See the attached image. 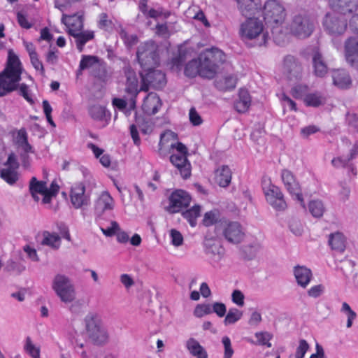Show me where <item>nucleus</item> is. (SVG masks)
Returning <instances> with one entry per match:
<instances>
[{
  "mask_svg": "<svg viewBox=\"0 0 358 358\" xmlns=\"http://www.w3.org/2000/svg\"><path fill=\"white\" fill-rule=\"evenodd\" d=\"M22 67L18 57L12 50H8L7 66L0 73V96L6 95L17 88L21 80Z\"/></svg>",
  "mask_w": 358,
  "mask_h": 358,
  "instance_id": "f257e3e1",
  "label": "nucleus"
},
{
  "mask_svg": "<svg viewBox=\"0 0 358 358\" xmlns=\"http://www.w3.org/2000/svg\"><path fill=\"white\" fill-rule=\"evenodd\" d=\"M61 21L66 26L68 34L75 38L79 52H82L85 44L94 37L93 31L83 30V13L78 12L73 15H66L63 13Z\"/></svg>",
  "mask_w": 358,
  "mask_h": 358,
  "instance_id": "f03ea898",
  "label": "nucleus"
},
{
  "mask_svg": "<svg viewBox=\"0 0 358 358\" xmlns=\"http://www.w3.org/2000/svg\"><path fill=\"white\" fill-rule=\"evenodd\" d=\"M201 77L213 79L226 62L224 52L217 48H207L199 55Z\"/></svg>",
  "mask_w": 358,
  "mask_h": 358,
  "instance_id": "7ed1b4c3",
  "label": "nucleus"
},
{
  "mask_svg": "<svg viewBox=\"0 0 358 358\" xmlns=\"http://www.w3.org/2000/svg\"><path fill=\"white\" fill-rule=\"evenodd\" d=\"M85 334L96 345H103L108 342L109 334L101 315L95 312L88 313L83 320Z\"/></svg>",
  "mask_w": 358,
  "mask_h": 358,
  "instance_id": "20e7f679",
  "label": "nucleus"
},
{
  "mask_svg": "<svg viewBox=\"0 0 358 358\" xmlns=\"http://www.w3.org/2000/svg\"><path fill=\"white\" fill-rule=\"evenodd\" d=\"M266 24L272 28V34L275 43L280 44L282 40L276 36L278 26L285 20L286 12L284 6L277 0L266 1L263 10Z\"/></svg>",
  "mask_w": 358,
  "mask_h": 358,
  "instance_id": "39448f33",
  "label": "nucleus"
},
{
  "mask_svg": "<svg viewBox=\"0 0 358 358\" xmlns=\"http://www.w3.org/2000/svg\"><path fill=\"white\" fill-rule=\"evenodd\" d=\"M51 287L63 303H72L76 298L75 285L72 279L64 274L55 275L52 279Z\"/></svg>",
  "mask_w": 358,
  "mask_h": 358,
  "instance_id": "423d86ee",
  "label": "nucleus"
},
{
  "mask_svg": "<svg viewBox=\"0 0 358 358\" xmlns=\"http://www.w3.org/2000/svg\"><path fill=\"white\" fill-rule=\"evenodd\" d=\"M213 231L217 236H222L226 241L232 244L240 243L245 237L243 227L235 221L221 220L215 223Z\"/></svg>",
  "mask_w": 358,
  "mask_h": 358,
  "instance_id": "0eeeda50",
  "label": "nucleus"
},
{
  "mask_svg": "<svg viewBox=\"0 0 358 358\" xmlns=\"http://www.w3.org/2000/svg\"><path fill=\"white\" fill-rule=\"evenodd\" d=\"M158 46L152 41L140 44L138 47L136 56L142 70H150L157 66L159 62Z\"/></svg>",
  "mask_w": 358,
  "mask_h": 358,
  "instance_id": "6e6552de",
  "label": "nucleus"
},
{
  "mask_svg": "<svg viewBox=\"0 0 358 358\" xmlns=\"http://www.w3.org/2000/svg\"><path fill=\"white\" fill-rule=\"evenodd\" d=\"M247 20L241 25L240 34L244 39H259L257 43L262 45L266 43L268 34L264 32V26L261 20L255 17H247Z\"/></svg>",
  "mask_w": 358,
  "mask_h": 358,
  "instance_id": "1a4fd4ad",
  "label": "nucleus"
},
{
  "mask_svg": "<svg viewBox=\"0 0 358 358\" xmlns=\"http://www.w3.org/2000/svg\"><path fill=\"white\" fill-rule=\"evenodd\" d=\"M348 19L345 15L336 12L326 13L322 20L324 30L331 36H339L345 34L348 28Z\"/></svg>",
  "mask_w": 358,
  "mask_h": 358,
  "instance_id": "9d476101",
  "label": "nucleus"
},
{
  "mask_svg": "<svg viewBox=\"0 0 358 358\" xmlns=\"http://www.w3.org/2000/svg\"><path fill=\"white\" fill-rule=\"evenodd\" d=\"M314 28V20L307 13L295 15L289 24L291 34L299 38H306L310 36Z\"/></svg>",
  "mask_w": 358,
  "mask_h": 358,
  "instance_id": "9b49d317",
  "label": "nucleus"
},
{
  "mask_svg": "<svg viewBox=\"0 0 358 358\" xmlns=\"http://www.w3.org/2000/svg\"><path fill=\"white\" fill-rule=\"evenodd\" d=\"M142 85L141 90L148 92L150 87L156 90L164 87L166 84L165 74L160 70L152 68L150 70L143 69L141 73Z\"/></svg>",
  "mask_w": 358,
  "mask_h": 358,
  "instance_id": "f8f14e48",
  "label": "nucleus"
},
{
  "mask_svg": "<svg viewBox=\"0 0 358 358\" xmlns=\"http://www.w3.org/2000/svg\"><path fill=\"white\" fill-rule=\"evenodd\" d=\"M124 73L126 77L125 92L131 96L129 101V108L126 110V114L129 115L131 110L136 108V97L141 90L138 88V80L136 72L129 65L124 66Z\"/></svg>",
  "mask_w": 358,
  "mask_h": 358,
  "instance_id": "ddd939ff",
  "label": "nucleus"
},
{
  "mask_svg": "<svg viewBox=\"0 0 358 358\" xmlns=\"http://www.w3.org/2000/svg\"><path fill=\"white\" fill-rule=\"evenodd\" d=\"M281 179L287 191L305 208L302 189L294 174L287 169H283L281 172Z\"/></svg>",
  "mask_w": 358,
  "mask_h": 358,
  "instance_id": "4468645a",
  "label": "nucleus"
},
{
  "mask_svg": "<svg viewBox=\"0 0 358 358\" xmlns=\"http://www.w3.org/2000/svg\"><path fill=\"white\" fill-rule=\"evenodd\" d=\"M90 196L91 191L87 190L82 182L76 183L71 187V202L76 209L87 207L91 203Z\"/></svg>",
  "mask_w": 358,
  "mask_h": 358,
  "instance_id": "2eb2a0df",
  "label": "nucleus"
},
{
  "mask_svg": "<svg viewBox=\"0 0 358 358\" xmlns=\"http://www.w3.org/2000/svg\"><path fill=\"white\" fill-rule=\"evenodd\" d=\"M266 201L275 210L283 211L287 207V203L284 194L280 187L269 184L267 187L263 188Z\"/></svg>",
  "mask_w": 358,
  "mask_h": 358,
  "instance_id": "dca6fc26",
  "label": "nucleus"
},
{
  "mask_svg": "<svg viewBox=\"0 0 358 358\" xmlns=\"http://www.w3.org/2000/svg\"><path fill=\"white\" fill-rule=\"evenodd\" d=\"M282 71L287 79L297 80L302 76L303 68L297 58L288 55L283 59Z\"/></svg>",
  "mask_w": 358,
  "mask_h": 358,
  "instance_id": "f3484780",
  "label": "nucleus"
},
{
  "mask_svg": "<svg viewBox=\"0 0 358 358\" xmlns=\"http://www.w3.org/2000/svg\"><path fill=\"white\" fill-rule=\"evenodd\" d=\"M191 199V196L186 191L175 190L169 196V211L172 213L179 212L182 208L189 205Z\"/></svg>",
  "mask_w": 358,
  "mask_h": 358,
  "instance_id": "a211bd4d",
  "label": "nucleus"
},
{
  "mask_svg": "<svg viewBox=\"0 0 358 358\" xmlns=\"http://www.w3.org/2000/svg\"><path fill=\"white\" fill-rule=\"evenodd\" d=\"M115 206V201L108 192H103L94 203V214L96 220L101 222L103 215L108 211H112Z\"/></svg>",
  "mask_w": 358,
  "mask_h": 358,
  "instance_id": "6ab92c4d",
  "label": "nucleus"
},
{
  "mask_svg": "<svg viewBox=\"0 0 358 358\" xmlns=\"http://www.w3.org/2000/svg\"><path fill=\"white\" fill-rule=\"evenodd\" d=\"M345 58L347 63L358 70V37L348 38L344 43Z\"/></svg>",
  "mask_w": 358,
  "mask_h": 358,
  "instance_id": "aec40b11",
  "label": "nucleus"
},
{
  "mask_svg": "<svg viewBox=\"0 0 358 358\" xmlns=\"http://www.w3.org/2000/svg\"><path fill=\"white\" fill-rule=\"evenodd\" d=\"M241 14L247 17H255L262 8L260 0H237Z\"/></svg>",
  "mask_w": 358,
  "mask_h": 358,
  "instance_id": "412c9836",
  "label": "nucleus"
},
{
  "mask_svg": "<svg viewBox=\"0 0 358 358\" xmlns=\"http://www.w3.org/2000/svg\"><path fill=\"white\" fill-rule=\"evenodd\" d=\"M170 161L178 169L183 178L186 179L190 176L191 164L185 155L173 154L170 157Z\"/></svg>",
  "mask_w": 358,
  "mask_h": 358,
  "instance_id": "4be33fe9",
  "label": "nucleus"
},
{
  "mask_svg": "<svg viewBox=\"0 0 358 358\" xmlns=\"http://www.w3.org/2000/svg\"><path fill=\"white\" fill-rule=\"evenodd\" d=\"M162 106L159 97L156 93H149L144 99L142 109L145 113L152 115L157 113Z\"/></svg>",
  "mask_w": 358,
  "mask_h": 358,
  "instance_id": "5701e85b",
  "label": "nucleus"
},
{
  "mask_svg": "<svg viewBox=\"0 0 358 358\" xmlns=\"http://www.w3.org/2000/svg\"><path fill=\"white\" fill-rule=\"evenodd\" d=\"M328 4L334 12L343 15L352 13L355 6V0H329Z\"/></svg>",
  "mask_w": 358,
  "mask_h": 358,
  "instance_id": "b1692460",
  "label": "nucleus"
},
{
  "mask_svg": "<svg viewBox=\"0 0 358 358\" xmlns=\"http://www.w3.org/2000/svg\"><path fill=\"white\" fill-rule=\"evenodd\" d=\"M214 234H213L209 229L203 242L206 252L213 255H220L222 250L220 242L217 240L219 236L216 233Z\"/></svg>",
  "mask_w": 358,
  "mask_h": 358,
  "instance_id": "393cba45",
  "label": "nucleus"
},
{
  "mask_svg": "<svg viewBox=\"0 0 358 358\" xmlns=\"http://www.w3.org/2000/svg\"><path fill=\"white\" fill-rule=\"evenodd\" d=\"M294 274L297 284L305 288L312 278L311 270L303 266H296L294 268Z\"/></svg>",
  "mask_w": 358,
  "mask_h": 358,
  "instance_id": "a878e982",
  "label": "nucleus"
},
{
  "mask_svg": "<svg viewBox=\"0 0 358 358\" xmlns=\"http://www.w3.org/2000/svg\"><path fill=\"white\" fill-rule=\"evenodd\" d=\"M312 61L315 74L318 77H323L327 73L328 67L319 50L314 51Z\"/></svg>",
  "mask_w": 358,
  "mask_h": 358,
  "instance_id": "bb28decb",
  "label": "nucleus"
},
{
  "mask_svg": "<svg viewBox=\"0 0 358 358\" xmlns=\"http://www.w3.org/2000/svg\"><path fill=\"white\" fill-rule=\"evenodd\" d=\"M251 98L249 92L245 89H241L238 92V98L234 102V108L237 112L245 113L250 106Z\"/></svg>",
  "mask_w": 358,
  "mask_h": 358,
  "instance_id": "cd10ccee",
  "label": "nucleus"
},
{
  "mask_svg": "<svg viewBox=\"0 0 358 358\" xmlns=\"http://www.w3.org/2000/svg\"><path fill=\"white\" fill-rule=\"evenodd\" d=\"M186 348L189 354L195 358H208L206 349L196 339L191 338L186 342Z\"/></svg>",
  "mask_w": 358,
  "mask_h": 358,
  "instance_id": "c85d7f7f",
  "label": "nucleus"
},
{
  "mask_svg": "<svg viewBox=\"0 0 358 358\" xmlns=\"http://www.w3.org/2000/svg\"><path fill=\"white\" fill-rule=\"evenodd\" d=\"M29 190L33 199L38 201L39 200L37 194H45L48 190L47 183L45 181H39L36 177H32L29 181Z\"/></svg>",
  "mask_w": 358,
  "mask_h": 358,
  "instance_id": "c756f323",
  "label": "nucleus"
},
{
  "mask_svg": "<svg viewBox=\"0 0 358 358\" xmlns=\"http://www.w3.org/2000/svg\"><path fill=\"white\" fill-rule=\"evenodd\" d=\"M15 142L25 153H34V150L28 142V135L24 128L17 131Z\"/></svg>",
  "mask_w": 358,
  "mask_h": 358,
  "instance_id": "7c9ffc66",
  "label": "nucleus"
},
{
  "mask_svg": "<svg viewBox=\"0 0 358 358\" xmlns=\"http://www.w3.org/2000/svg\"><path fill=\"white\" fill-rule=\"evenodd\" d=\"M333 82L339 88H348L351 85L352 80L348 73L345 70H337L333 73Z\"/></svg>",
  "mask_w": 358,
  "mask_h": 358,
  "instance_id": "2f4dec72",
  "label": "nucleus"
},
{
  "mask_svg": "<svg viewBox=\"0 0 358 358\" xmlns=\"http://www.w3.org/2000/svg\"><path fill=\"white\" fill-rule=\"evenodd\" d=\"M88 113L90 117L96 121L107 122L110 116L105 106L98 104L90 106Z\"/></svg>",
  "mask_w": 358,
  "mask_h": 358,
  "instance_id": "473e14b6",
  "label": "nucleus"
},
{
  "mask_svg": "<svg viewBox=\"0 0 358 358\" xmlns=\"http://www.w3.org/2000/svg\"><path fill=\"white\" fill-rule=\"evenodd\" d=\"M231 171L228 166H222L215 171V180L220 187H227L231 182Z\"/></svg>",
  "mask_w": 358,
  "mask_h": 358,
  "instance_id": "72a5a7b5",
  "label": "nucleus"
},
{
  "mask_svg": "<svg viewBox=\"0 0 358 358\" xmlns=\"http://www.w3.org/2000/svg\"><path fill=\"white\" fill-rule=\"evenodd\" d=\"M329 245L332 250L342 252L345 248V239L343 234L336 232L329 235Z\"/></svg>",
  "mask_w": 358,
  "mask_h": 358,
  "instance_id": "f704fd0d",
  "label": "nucleus"
},
{
  "mask_svg": "<svg viewBox=\"0 0 358 358\" xmlns=\"http://www.w3.org/2000/svg\"><path fill=\"white\" fill-rule=\"evenodd\" d=\"M41 245H47L53 250H57L61 245V236L56 233H50L48 231L43 232Z\"/></svg>",
  "mask_w": 358,
  "mask_h": 358,
  "instance_id": "c9c22d12",
  "label": "nucleus"
},
{
  "mask_svg": "<svg viewBox=\"0 0 358 358\" xmlns=\"http://www.w3.org/2000/svg\"><path fill=\"white\" fill-rule=\"evenodd\" d=\"M303 101L307 106L318 107L325 103L326 99L321 93L315 92L306 94Z\"/></svg>",
  "mask_w": 358,
  "mask_h": 358,
  "instance_id": "e433bc0d",
  "label": "nucleus"
},
{
  "mask_svg": "<svg viewBox=\"0 0 358 358\" xmlns=\"http://www.w3.org/2000/svg\"><path fill=\"white\" fill-rule=\"evenodd\" d=\"M236 78L234 76H227L215 81L216 87L222 91L231 90L235 88Z\"/></svg>",
  "mask_w": 358,
  "mask_h": 358,
  "instance_id": "4c0bfd02",
  "label": "nucleus"
},
{
  "mask_svg": "<svg viewBox=\"0 0 358 358\" xmlns=\"http://www.w3.org/2000/svg\"><path fill=\"white\" fill-rule=\"evenodd\" d=\"M17 169L5 167L0 170V177L8 184L14 185L19 179Z\"/></svg>",
  "mask_w": 358,
  "mask_h": 358,
  "instance_id": "58836bf2",
  "label": "nucleus"
},
{
  "mask_svg": "<svg viewBox=\"0 0 358 358\" xmlns=\"http://www.w3.org/2000/svg\"><path fill=\"white\" fill-rule=\"evenodd\" d=\"M185 74L187 77L194 78L196 76H201L200 62L199 57L192 59L185 66Z\"/></svg>",
  "mask_w": 358,
  "mask_h": 358,
  "instance_id": "ea45409f",
  "label": "nucleus"
},
{
  "mask_svg": "<svg viewBox=\"0 0 358 358\" xmlns=\"http://www.w3.org/2000/svg\"><path fill=\"white\" fill-rule=\"evenodd\" d=\"M200 213L201 206L195 205L192 208L182 212V215L192 227H195L196 224V219L200 216Z\"/></svg>",
  "mask_w": 358,
  "mask_h": 358,
  "instance_id": "a19ab883",
  "label": "nucleus"
},
{
  "mask_svg": "<svg viewBox=\"0 0 358 358\" xmlns=\"http://www.w3.org/2000/svg\"><path fill=\"white\" fill-rule=\"evenodd\" d=\"M309 211L315 217H321L325 210L323 203L320 200H313L308 205Z\"/></svg>",
  "mask_w": 358,
  "mask_h": 358,
  "instance_id": "79ce46f5",
  "label": "nucleus"
},
{
  "mask_svg": "<svg viewBox=\"0 0 358 358\" xmlns=\"http://www.w3.org/2000/svg\"><path fill=\"white\" fill-rule=\"evenodd\" d=\"M99 60L96 56L83 55L80 62L79 70L83 71L86 69H91L92 70Z\"/></svg>",
  "mask_w": 358,
  "mask_h": 358,
  "instance_id": "37998d69",
  "label": "nucleus"
},
{
  "mask_svg": "<svg viewBox=\"0 0 358 358\" xmlns=\"http://www.w3.org/2000/svg\"><path fill=\"white\" fill-rule=\"evenodd\" d=\"M24 350L32 358H38L41 357L40 348L36 346L30 337H27L24 345Z\"/></svg>",
  "mask_w": 358,
  "mask_h": 358,
  "instance_id": "c03bdc74",
  "label": "nucleus"
},
{
  "mask_svg": "<svg viewBox=\"0 0 358 358\" xmlns=\"http://www.w3.org/2000/svg\"><path fill=\"white\" fill-rule=\"evenodd\" d=\"M91 73L93 76L101 80H105L108 77L106 64L99 60L93 69L91 70Z\"/></svg>",
  "mask_w": 358,
  "mask_h": 358,
  "instance_id": "a18cd8bd",
  "label": "nucleus"
},
{
  "mask_svg": "<svg viewBox=\"0 0 358 358\" xmlns=\"http://www.w3.org/2000/svg\"><path fill=\"white\" fill-rule=\"evenodd\" d=\"M242 315V312L237 308L229 309L224 320V324H234L241 318Z\"/></svg>",
  "mask_w": 358,
  "mask_h": 358,
  "instance_id": "49530a36",
  "label": "nucleus"
},
{
  "mask_svg": "<svg viewBox=\"0 0 358 358\" xmlns=\"http://www.w3.org/2000/svg\"><path fill=\"white\" fill-rule=\"evenodd\" d=\"M25 266L20 263L16 262L13 259H9L7 261L5 270L8 272H15L17 274L21 273L22 271L25 270Z\"/></svg>",
  "mask_w": 358,
  "mask_h": 358,
  "instance_id": "de8ad7c7",
  "label": "nucleus"
},
{
  "mask_svg": "<svg viewBox=\"0 0 358 358\" xmlns=\"http://www.w3.org/2000/svg\"><path fill=\"white\" fill-rule=\"evenodd\" d=\"M99 222L101 231L107 237H112L115 235L118 231H120V225L116 221H111L110 226L107 228H104L103 227V223H101V222Z\"/></svg>",
  "mask_w": 358,
  "mask_h": 358,
  "instance_id": "09e8293b",
  "label": "nucleus"
},
{
  "mask_svg": "<svg viewBox=\"0 0 358 358\" xmlns=\"http://www.w3.org/2000/svg\"><path fill=\"white\" fill-rule=\"evenodd\" d=\"M255 336L257 339V344L260 345H266L268 348L271 347V343L269 342V341L273 337L272 334L267 331H264L257 332Z\"/></svg>",
  "mask_w": 358,
  "mask_h": 358,
  "instance_id": "8fccbe9b",
  "label": "nucleus"
},
{
  "mask_svg": "<svg viewBox=\"0 0 358 358\" xmlns=\"http://www.w3.org/2000/svg\"><path fill=\"white\" fill-rule=\"evenodd\" d=\"M210 313H212V309L210 304H198L194 310V315L196 317H202Z\"/></svg>",
  "mask_w": 358,
  "mask_h": 358,
  "instance_id": "3c124183",
  "label": "nucleus"
},
{
  "mask_svg": "<svg viewBox=\"0 0 358 358\" xmlns=\"http://www.w3.org/2000/svg\"><path fill=\"white\" fill-rule=\"evenodd\" d=\"M119 34L121 38L124 41V43L127 46H131L136 43L137 37L135 35H129L127 32L122 28L120 27V30L119 31Z\"/></svg>",
  "mask_w": 358,
  "mask_h": 358,
  "instance_id": "603ef678",
  "label": "nucleus"
},
{
  "mask_svg": "<svg viewBox=\"0 0 358 358\" xmlns=\"http://www.w3.org/2000/svg\"><path fill=\"white\" fill-rule=\"evenodd\" d=\"M224 348V358H231L234 354V350L231 347V340L228 336H224L222 339Z\"/></svg>",
  "mask_w": 358,
  "mask_h": 358,
  "instance_id": "864d4df0",
  "label": "nucleus"
},
{
  "mask_svg": "<svg viewBox=\"0 0 358 358\" xmlns=\"http://www.w3.org/2000/svg\"><path fill=\"white\" fill-rule=\"evenodd\" d=\"M81 0H55V7L64 13L70 8L72 3L80 1Z\"/></svg>",
  "mask_w": 358,
  "mask_h": 358,
  "instance_id": "5fc2aeb1",
  "label": "nucleus"
},
{
  "mask_svg": "<svg viewBox=\"0 0 358 358\" xmlns=\"http://www.w3.org/2000/svg\"><path fill=\"white\" fill-rule=\"evenodd\" d=\"M309 349V345L306 342V341L301 339L299 341V345L296 348L295 357L296 358H303L305 356V354Z\"/></svg>",
  "mask_w": 358,
  "mask_h": 358,
  "instance_id": "6e6d98bb",
  "label": "nucleus"
},
{
  "mask_svg": "<svg viewBox=\"0 0 358 358\" xmlns=\"http://www.w3.org/2000/svg\"><path fill=\"white\" fill-rule=\"evenodd\" d=\"M189 119L194 126H199L202 124L203 120L194 108H191L189 113Z\"/></svg>",
  "mask_w": 358,
  "mask_h": 358,
  "instance_id": "4d7b16f0",
  "label": "nucleus"
},
{
  "mask_svg": "<svg viewBox=\"0 0 358 358\" xmlns=\"http://www.w3.org/2000/svg\"><path fill=\"white\" fill-rule=\"evenodd\" d=\"M170 236L171 238V243L174 246L178 247L182 244L183 237L180 231L176 229H171L170 231Z\"/></svg>",
  "mask_w": 358,
  "mask_h": 358,
  "instance_id": "13d9d810",
  "label": "nucleus"
},
{
  "mask_svg": "<svg viewBox=\"0 0 358 358\" xmlns=\"http://www.w3.org/2000/svg\"><path fill=\"white\" fill-rule=\"evenodd\" d=\"M212 313H215L220 317H222L225 315L227 312L226 306L221 302H215L213 304L212 307Z\"/></svg>",
  "mask_w": 358,
  "mask_h": 358,
  "instance_id": "bf43d9fd",
  "label": "nucleus"
},
{
  "mask_svg": "<svg viewBox=\"0 0 358 358\" xmlns=\"http://www.w3.org/2000/svg\"><path fill=\"white\" fill-rule=\"evenodd\" d=\"M244 294L242 293L241 291L238 289H235L231 294V299L232 301L236 303L238 306H244Z\"/></svg>",
  "mask_w": 358,
  "mask_h": 358,
  "instance_id": "052dcab7",
  "label": "nucleus"
},
{
  "mask_svg": "<svg viewBox=\"0 0 358 358\" xmlns=\"http://www.w3.org/2000/svg\"><path fill=\"white\" fill-rule=\"evenodd\" d=\"M32 66L36 71H39L42 76L45 75V69L41 60L38 57V55L30 57Z\"/></svg>",
  "mask_w": 358,
  "mask_h": 358,
  "instance_id": "680f3d73",
  "label": "nucleus"
},
{
  "mask_svg": "<svg viewBox=\"0 0 358 358\" xmlns=\"http://www.w3.org/2000/svg\"><path fill=\"white\" fill-rule=\"evenodd\" d=\"M324 287L322 285H317L312 287L308 291V294L310 297L317 298L319 297L324 292Z\"/></svg>",
  "mask_w": 358,
  "mask_h": 358,
  "instance_id": "e2e57ef3",
  "label": "nucleus"
},
{
  "mask_svg": "<svg viewBox=\"0 0 358 358\" xmlns=\"http://www.w3.org/2000/svg\"><path fill=\"white\" fill-rule=\"evenodd\" d=\"M216 217L215 214L213 212H207L205 213L203 219V223L205 226L209 227L213 225V224L217 223L215 222ZM215 224H214L215 226Z\"/></svg>",
  "mask_w": 358,
  "mask_h": 358,
  "instance_id": "0e129e2a",
  "label": "nucleus"
},
{
  "mask_svg": "<svg viewBox=\"0 0 358 358\" xmlns=\"http://www.w3.org/2000/svg\"><path fill=\"white\" fill-rule=\"evenodd\" d=\"M346 121L350 127L358 130V116L357 114L348 113Z\"/></svg>",
  "mask_w": 358,
  "mask_h": 358,
  "instance_id": "69168bd1",
  "label": "nucleus"
},
{
  "mask_svg": "<svg viewBox=\"0 0 358 358\" xmlns=\"http://www.w3.org/2000/svg\"><path fill=\"white\" fill-rule=\"evenodd\" d=\"M4 166L8 168H13L17 169L19 164L17 161L16 157L13 153L8 155L6 162L4 163Z\"/></svg>",
  "mask_w": 358,
  "mask_h": 358,
  "instance_id": "338daca9",
  "label": "nucleus"
},
{
  "mask_svg": "<svg viewBox=\"0 0 358 358\" xmlns=\"http://www.w3.org/2000/svg\"><path fill=\"white\" fill-rule=\"evenodd\" d=\"M348 162H349V161L348 160L347 158L344 159V158L341 157H334L331 160L332 166L336 168V169L346 166L348 165Z\"/></svg>",
  "mask_w": 358,
  "mask_h": 358,
  "instance_id": "774afa93",
  "label": "nucleus"
}]
</instances>
